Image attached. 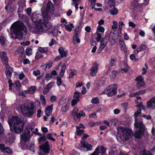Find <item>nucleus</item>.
I'll list each match as a JSON object with an SVG mask.
<instances>
[{
  "label": "nucleus",
  "mask_w": 155,
  "mask_h": 155,
  "mask_svg": "<svg viewBox=\"0 0 155 155\" xmlns=\"http://www.w3.org/2000/svg\"><path fill=\"white\" fill-rule=\"evenodd\" d=\"M136 107L140 108L138 109L137 112L135 113L134 116L135 118V123L134 126L137 128H139V130H137L134 133V136L136 138L140 139L141 138L143 133L145 131V126L143 124L142 121L139 120L137 118L138 115L140 114L141 109H144V106L143 105L142 102H141L139 104L136 105Z\"/></svg>",
  "instance_id": "nucleus-1"
},
{
  "label": "nucleus",
  "mask_w": 155,
  "mask_h": 155,
  "mask_svg": "<svg viewBox=\"0 0 155 155\" xmlns=\"http://www.w3.org/2000/svg\"><path fill=\"white\" fill-rule=\"evenodd\" d=\"M12 131L15 133L20 134L23 129V124L20 118L17 117H12L8 121Z\"/></svg>",
  "instance_id": "nucleus-2"
},
{
  "label": "nucleus",
  "mask_w": 155,
  "mask_h": 155,
  "mask_svg": "<svg viewBox=\"0 0 155 155\" xmlns=\"http://www.w3.org/2000/svg\"><path fill=\"white\" fill-rule=\"evenodd\" d=\"M42 19L35 20V17H34L33 21L35 22V28L38 31H47L51 29L52 27V24L48 21L49 20L45 19L43 18Z\"/></svg>",
  "instance_id": "nucleus-3"
},
{
  "label": "nucleus",
  "mask_w": 155,
  "mask_h": 155,
  "mask_svg": "<svg viewBox=\"0 0 155 155\" xmlns=\"http://www.w3.org/2000/svg\"><path fill=\"white\" fill-rule=\"evenodd\" d=\"M20 110L22 115L31 117L36 112V110L32 102L21 104L19 106Z\"/></svg>",
  "instance_id": "nucleus-4"
},
{
  "label": "nucleus",
  "mask_w": 155,
  "mask_h": 155,
  "mask_svg": "<svg viewBox=\"0 0 155 155\" xmlns=\"http://www.w3.org/2000/svg\"><path fill=\"white\" fill-rule=\"evenodd\" d=\"M118 140L119 138L122 141L128 140L133 134L132 130L124 127H120L117 128Z\"/></svg>",
  "instance_id": "nucleus-5"
},
{
  "label": "nucleus",
  "mask_w": 155,
  "mask_h": 155,
  "mask_svg": "<svg viewBox=\"0 0 155 155\" xmlns=\"http://www.w3.org/2000/svg\"><path fill=\"white\" fill-rule=\"evenodd\" d=\"M13 31V33L16 35L21 36L24 33L25 34L27 33L26 27L21 23H17L14 24Z\"/></svg>",
  "instance_id": "nucleus-6"
},
{
  "label": "nucleus",
  "mask_w": 155,
  "mask_h": 155,
  "mask_svg": "<svg viewBox=\"0 0 155 155\" xmlns=\"http://www.w3.org/2000/svg\"><path fill=\"white\" fill-rule=\"evenodd\" d=\"M53 5L50 1L48 2L46 10L44 11L42 14V16L44 19L47 20H49L51 19V17L48 15V14L51 12V11H53Z\"/></svg>",
  "instance_id": "nucleus-7"
},
{
  "label": "nucleus",
  "mask_w": 155,
  "mask_h": 155,
  "mask_svg": "<svg viewBox=\"0 0 155 155\" xmlns=\"http://www.w3.org/2000/svg\"><path fill=\"white\" fill-rule=\"evenodd\" d=\"M117 91L116 85L111 84L104 91V93L107 94L108 96L111 97L116 94Z\"/></svg>",
  "instance_id": "nucleus-8"
},
{
  "label": "nucleus",
  "mask_w": 155,
  "mask_h": 155,
  "mask_svg": "<svg viewBox=\"0 0 155 155\" xmlns=\"http://www.w3.org/2000/svg\"><path fill=\"white\" fill-rule=\"evenodd\" d=\"M40 150L44 152L42 153L41 152L39 153V155H45L48 154L50 151V146L48 142H45L43 144H41L39 146Z\"/></svg>",
  "instance_id": "nucleus-9"
},
{
  "label": "nucleus",
  "mask_w": 155,
  "mask_h": 155,
  "mask_svg": "<svg viewBox=\"0 0 155 155\" xmlns=\"http://www.w3.org/2000/svg\"><path fill=\"white\" fill-rule=\"evenodd\" d=\"M109 39V36H106L101 41V44L97 50V53H101L103 49L106 46Z\"/></svg>",
  "instance_id": "nucleus-10"
},
{
  "label": "nucleus",
  "mask_w": 155,
  "mask_h": 155,
  "mask_svg": "<svg viewBox=\"0 0 155 155\" xmlns=\"http://www.w3.org/2000/svg\"><path fill=\"white\" fill-rule=\"evenodd\" d=\"M78 108L77 107H75L72 111V114L74 119L75 117L79 119L81 116H84L85 115V114L83 111H80L79 113H78Z\"/></svg>",
  "instance_id": "nucleus-11"
},
{
  "label": "nucleus",
  "mask_w": 155,
  "mask_h": 155,
  "mask_svg": "<svg viewBox=\"0 0 155 155\" xmlns=\"http://www.w3.org/2000/svg\"><path fill=\"white\" fill-rule=\"evenodd\" d=\"M0 58L2 62L5 65L8 64V59L6 53L4 51L0 52Z\"/></svg>",
  "instance_id": "nucleus-12"
},
{
  "label": "nucleus",
  "mask_w": 155,
  "mask_h": 155,
  "mask_svg": "<svg viewBox=\"0 0 155 155\" xmlns=\"http://www.w3.org/2000/svg\"><path fill=\"white\" fill-rule=\"evenodd\" d=\"M80 95V92H75L74 93L73 99L71 102V105L74 107L79 101V97Z\"/></svg>",
  "instance_id": "nucleus-13"
},
{
  "label": "nucleus",
  "mask_w": 155,
  "mask_h": 155,
  "mask_svg": "<svg viewBox=\"0 0 155 155\" xmlns=\"http://www.w3.org/2000/svg\"><path fill=\"white\" fill-rule=\"evenodd\" d=\"M5 65L6 67L5 73L6 77L8 79H10L13 71V69L8 64Z\"/></svg>",
  "instance_id": "nucleus-14"
},
{
  "label": "nucleus",
  "mask_w": 155,
  "mask_h": 155,
  "mask_svg": "<svg viewBox=\"0 0 155 155\" xmlns=\"http://www.w3.org/2000/svg\"><path fill=\"white\" fill-rule=\"evenodd\" d=\"M35 127L34 124H27L25 126L24 131L23 133L31 134L30 132L31 130L32 133H34L35 132H34L33 130Z\"/></svg>",
  "instance_id": "nucleus-15"
},
{
  "label": "nucleus",
  "mask_w": 155,
  "mask_h": 155,
  "mask_svg": "<svg viewBox=\"0 0 155 155\" xmlns=\"http://www.w3.org/2000/svg\"><path fill=\"white\" fill-rule=\"evenodd\" d=\"M108 3L109 5L105 8V11L108 13L115 7V3L114 2V0H109Z\"/></svg>",
  "instance_id": "nucleus-16"
},
{
  "label": "nucleus",
  "mask_w": 155,
  "mask_h": 155,
  "mask_svg": "<svg viewBox=\"0 0 155 155\" xmlns=\"http://www.w3.org/2000/svg\"><path fill=\"white\" fill-rule=\"evenodd\" d=\"M147 107L153 109L155 108V97L151 98L147 102Z\"/></svg>",
  "instance_id": "nucleus-17"
},
{
  "label": "nucleus",
  "mask_w": 155,
  "mask_h": 155,
  "mask_svg": "<svg viewBox=\"0 0 155 155\" xmlns=\"http://www.w3.org/2000/svg\"><path fill=\"white\" fill-rule=\"evenodd\" d=\"M32 136V134H30L25 133H23L20 135L21 139L25 142L29 141Z\"/></svg>",
  "instance_id": "nucleus-18"
},
{
  "label": "nucleus",
  "mask_w": 155,
  "mask_h": 155,
  "mask_svg": "<svg viewBox=\"0 0 155 155\" xmlns=\"http://www.w3.org/2000/svg\"><path fill=\"white\" fill-rule=\"evenodd\" d=\"M81 143L83 147L86 149V151L92 150V145L88 143L86 141H83L81 142Z\"/></svg>",
  "instance_id": "nucleus-19"
},
{
  "label": "nucleus",
  "mask_w": 155,
  "mask_h": 155,
  "mask_svg": "<svg viewBox=\"0 0 155 155\" xmlns=\"http://www.w3.org/2000/svg\"><path fill=\"white\" fill-rule=\"evenodd\" d=\"M98 64L95 63L91 67L90 72V74L91 76L94 77L96 75L98 69Z\"/></svg>",
  "instance_id": "nucleus-20"
},
{
  "label": "nucleus",
  "mask_w": 155,
  "mask_h": 155,
  "mask_svg": "<svg viewBox=\"0 0 155 155\" xmlns=\"http://www.w3.org/2000/svg\"><path fill=\"white\" fill-rule=\"evenodd\" d=\"M76 29H75V34L73 39V43L75 45L80 42V40L78 38L79 32L78 31H76Z\"/></svg>",
  "instance_id": "nucleus-21"
},
{
  "label": "nucleus",
  "mask_w": 155,
  "mask_h": 155,
  "mask_svg": "<svg viewBox=\"0 0 155 155\" xmlns=\"http://www.w3.org/2000/svg\"><path fill=\"white\" fill-rule=\"evenodd\" d=\"M52 62L51 61H49L47 63L42 64L41 67L44 70H48L52 66Z\"/></svg>",
  "instance_id": "nucleus-22"
},
{
  "label": "nucleus",
  "mask_w": 155,
  "mask_h": 155,
  "mask_svg": "<svg viewBox=\"0 0 155 155\" xmlns=\"http://www.w3.org/2000/svg\"><path fill=\"white\" fill-rule=\"evenodd\" d=\"M53 105L52 104L47 107L45 110V113L46 116H50L52 114Z\"/></svg>",
  "instance_id": "nucleus-23"
},
{
  "label": "nucleus",
  "mask_w": 155,
  "mask_h": 155,
  "mask_svg": "<svg viewBox=\"0 0 155 155\" xmlns=\"http://www.w3.org/2000/svg\"><path fill=\"white\" fill-rule=\"evenodd\" d=\"M58 51L60 55L62 58L65 57L68 55V51H64L62 47H60L58 49Z\"/></svg>",
  "instance_id": "nucleus-24"
},
{
  "label": "nucleus",
  "mask_w": 155,
  "mask_h": 155,
  "mask_svg": "<svg viewBox=\"0 0 155 155\" xmlns=\"http://www.w3.org/2000/svg\"><path fill=\"white\" fill-rule=\"evenodd\" d=\"M15 137L14 135L9 134L6 136V141L10 143H12L15 139Z\"/></svg>",
  "instance_id": "nucleus-25"
},
{
  "label": "nucleus",
  "mask_w": 155,
  "mask_h": 155,
  "mask_svg": "<svg viewBox=\"0 0 155 155\" xmlns=\"http://www.w3.org/2000/svg\"><path fill=\"white\" fill-rule=\"evenodd\" d=\"M117 59L114 56H111L110 57V65L111 66H115L116 64Z\"/></svg>",
  "instance_id": "nucleus-26"
},
{
  "label": "nucleus",
  "mask_w": 155,
  "mask_h": 155,
  "mask_svg": "<svg viewBox=\"0 0 155 155\" xmlns=\"http://www.w3.org/2000/svg\"><path fill=\"white\" fill-rule=\"evenodd\" d=\"M66 65L64 63L63 64L61 67V71L59 75L61 77H62L64 75V73L65 71Z\"/></svg>",
  "instance_id": "nucleus-27"
},
{
  "label": "nucleus",
  "mask_w": 155,
  "mask_h": 155,
  "mask_svg": "<svg viewBox=\"0 0 155 155\" xmlns=\"http://www.w3.org/2000/svg\"><path fill=\"white\" fill-rule=\"evenodd\" d=\"M71 5H74L76 10L78 9V2H80L81 0H71Z\"/></svg>",
  "instance_id": "nucleus-28"
},
{
  "label": "nucleus",
  "mask_w": 155,
  "mask_h": 155,
  "mask_svg": "<svg viewBox=\"0 0 155 155\" xmlns=\"http://www.w3.org/2000/svg\"><path fill=\"white\" fill-rule=\"evenodd\" d=\"M52 83H50L48 84L47 87L45 88L43 91V94H45L47 93V92L49 91L52 87Z\"/></svg>",
  "instance_id": "nucleus-29"
},
{
  "label": "nucleus",
  "mask_w": 155,
  "mask_h": 155,
  "mask_svg": "<svg viewBox=\"0 0 155 155\" xmlns=\"http://www.w3.org/2000/svg\"><path fill=\"white\" fill-rule=\"evenodd\" d=\"M77 73V71L75 70H71L69 71V78H71Z\"/></svg>",
  "instance_id": "nucleus-30"
},
{
  "label": "nucleus",
  "mask_w": 155,
  "mask_h": 155,
  "mask_svg": "<svg viewBox=\"0 0 155 155\" xmlns=\"http://www.w3.org/2000/svg\"><path fill=\"white\" fill-rule=\"evenodd\" d=\"M99 151H101V155H107L106 152V149L104 147L102 146H99Z\"/></svg>",
  "instance_id": "nucleus-31"
},
{
  "label": "nucleus",
  "mask_w": 155,
  "mask_h": 155,
  "mask_svg": "<svg viewBox=\"0 0 155 155\" xmlns=\"http://www.w3.org/2000/svg\"><path fill=\"white\" fill-rule=\"evenodd\" d=\"M76 128L77 129L76 134L78 135H81L84 131V130L83 129H79L78 126H76Z\"/></svg>",
  "instance_id": "nucleus-32"
},
{
  "label": "nucleus",
  "mask_w": 155,
  "mask_h": 155,
  "mask_svg": "<svg viewBox=\"0 0 155 155\" xmlns=\"http://www.w3.org/2000/svg\"><path fill=\"white\" fill-rule=\"evenodd\" d=\"M73 27H74L72 23H71L69 25H65V28L66 29L69 31H71L72 28Z\"/></svg>",
  "instance_id": "nucleus-33"
},
{
  "label": "nucleus",
  "mask_w": 155,
  "mask_h": 155,
  "mask_svg": "<svg viewBox=\"0 0 155 155\" xmlns=\"http://www.w3.org/2000/svg\"><path fill=\"white\" fill-rule=\"evenodd\" d=\"M106 81V79L103 78H101L99 81V83L98 84V86L99 87H101L102 85H104Z\"/></svg>",
  "instance_id": "nucleus-34"
},
{
  "label": "nucleus",
  "mask_w": 155,
  "mask_h": 155,
  "mask_svg": "<svg viewBox=\"0 0 155 155\" xmlns=\"http://www.w3.org/2000/svg\"><path fill=\"white\" fill-rule=\"evenodd\" d=\"M118 12V9L115 7L114 8V9H112L111 11H110L108 13H110V15H114L117 14Z\"/></svg>",
  "instance_id": "nucleus-35"
},
{
  "label": "nucleus",
  "mask_w": 155,
  "mask_h": 155,
  "mask_svg": "<svg viewBox=\"0 0 155 155\" xmlns=\"http://www.w3.org/2000/svg\"><path fill=\"white\" fill-rule=\"evenodd\" d=\"M35 89L36 88L35 86H31L27 91V93L30 94H32L35 91Z\"/></svg>",
  "instance_id": "nucleus-36"
},
{
  "label": "nucleus",
  "mask_w": 155,
  "mask_h": 155,
  "mask_svg": "<svg viewBox=\"0 0 155 155\" xmlns=\"http://www.w3.org/2000/svg\"><path fill=\"white\" fill-rule=\"evenodd\" d=\"M39 51L41 53H47L48 51V48H47L40 47L38 48Z\"/></svg>",
  "instance_id": "nucleus-37"
},
{
  "label": "nucleus",
  "mask_w": 155,
  "mask_h": 155,
  "mask_svg": "<svg viewBox=\"0 0 155 155\" xmlns=\"http://www.w3.org/2000/svg\"><path fill=\"white\" fill-rule=\"evenodd\" d=\"M40 100L42 104L44 106H45L46 104V100L45 98V96L42 95L40 97Z\"/></svg>",
  "instance_id": "nucleus-38"
},
{
  "label": "nucleus",
  "mask_w": 155,
  "mask_h": 155,
  "mask_svg": "<svg viewBox=\"0 0 155 155\" xmlns=\"http://www.w3.org/2000/svg\"><path fill=\"white\" fill-rule=\"evenodd\" d=\"M140 155H152V154L150 151L143 150L140 153Z\"/></svg>",
  "instance_id": "nucleus-39"
},
{
  "label": "nucleus",
  "mask_w": 155,
  "mask_h": 155,
  "mask_svg": "<svg viewBox=\"0 0 155 155\" xmlns=\"http://www.w3.org/2000/svg\"><path fill=\"white\" fill-rule=\"evenodd\" d=\"M68 105L65 104H63L61 109V110L63 112H65L68 110Z\"/></svg>",
  "instance_id": "nucleus-40"
},
{
  "label": "nucleus",
  "mask_w": 155,
  "mask_h": 155,
  "mask_svg": "<svg viewBox=\"0 0 155 155\" xmlns=\"http://www.w3.org/2000/svg\"><path fill=\"white\" fill-rule=\"evenodd\" d=\"M14 85L15 86L16 89L17 90H19L21 88V85L19 81H16Z\"/></svg>",
  "instance_id": "nucleus-41"
},
{
  "label": "nucleus",
  "mask_w": 155,
  "mask_h": 155,
  "mask_svg": "<svg viewBox=\"0 0 155 155\" xmlns=\"http://www.w3.org/2000/svg\"><path fill=\"white\" fill-rule=\"evenodd\" d=\"M97 32H101V33H103L105 30L104 28L101 26L98 25L97 28Z\"/></svg>",
  "instance_id": "nucleus-42"
},
{
  "label": "nucleus",
  "mask_w": 155,
  "mask_h": 155,
  "mask_svg": "<svg viewBox=\"0 0 155 155\" xmlns=\"http://www.w3.org/2000/svg\"><path fill=\"white\" fill-rule=\"evenodd\" d=\"M99 99L98 97H94L91 100V103L95 104H98L99 103Z\"/></svg>",
  "instance_id": "nucleus-43"
},
{
  "label": "nucleus",
  "mask_w": 155,
  "mask_h": 155,
  "mask_svg": "<svg viewBox=\"0 0 155 155\" xmlns=\"http://www.w3.org/2000/svg\"><path fill=\"white\" fill-rule=\"evenodd\" d=\"M97 37V41L99 42L100 41L101 38L102 36H103L104 34L103 33H100L97 32H96Z\"/></svg>",
  "instance_id": "nucleus-44"
},
{
  "label": "nucleus",
  "mask_w": 155,
  "mask_h": 155,
  "mask_svg": "<svg viewBox=\"0 0 155 155\" xmlns=\"http://www.w3.org/2000/svg\"><path fill=\"white\" fill-rule=\"evenodd\" d=\"M137 87L138 88H140L141 87L144 86L145 83L143 81L137 82Z\"/></svg>",
  "instance_id": "nucleus-45"
},
{
  "label": "nucleus",
  "mask_w": 155,
  "mask_h": 155,
  "mask_svg": "<svg viewBox=\"0 0 155 155\" xmlns=\"http://www.w3.org/2000/svg\"><path fill=\"white\" fill-rule=\"evenodd\" d=\"M99 146H97L94 151L90 155H99Z\"/></svg>",
  "instance_id": "nucleus-46"
},
{
  "label": "nucleus",
  "mask_w": 155,
  "mask_h": 155,
  "mask_svg": "<svg viewBox=\"0 0 155 155\" xmlns=\"http://www.w3.org/2000/svg\"><path fill=\"white\" fill-rule=\"evenodd\" d=\"M42 55L41 52H37L36 53L35 58L36 59L38 60L42 58Z\"/></svg>",
  "instance_id": "nucleus-47"
},
{
  "label": "nucleus",
  "mask_w": 155,
  "mask_h": 155,
  "mask_svg": "<svg viewBox=\"0 0 155 155\" xmlns=\"http://www.w3.org/2000/svg\"><path fill=\"white\" fill-rule=\"evenodd\" d=\"M117 74V72L115 71H113L110 74V76L111 78H114Z\"/></svg>",
  "instance_id": "nucleus-48"
},
{
  "label": "nucleus",
  "mask_w": 155,
  "mask_h": 155,
  "mask_svg": "<svg viewBox=\"0 0 155 155\" xmlns=\"http://www.w3.org/2000/svg\"><path fill=\"white\" fill-rule=\"evenodd\" d=\"M26 54L29 56L32 54V50L31 48H28L25 51Z\"/></svg>",
  "instance_id": "nucleus-49"
},
{
  "label": "nucleus",
  "mask_w": 155,
  "mask_h": 155,
  "mask_svg": "<svg viewBox=\"0 0 155 155\" xmlns=\"http://www.w3.org/2000/svg\"><path fill=\"white\" fill-rule=\"evenodd\" d=\"M134 6L136 8H140L142 7V5L141 4H138L137 3V1L135 0L134 1Z\"/></svg>",
  "instance_id": "nucleus-50"
},
{
  "label": "nucleus",
  "mask_w": 155,
  "mask_h": 155,
  "mask_svg": "<svg viewBox=\"0 0 155 155\" xmlns=\"http://www.w3.org/2000/svg\"><path fill=\"white\" fill-rule=\"evenodd\" d=\"M124 24L122 21H120L118 23L119 28L118 30L121 31L122 26L124 25Z\"/></svg>",
  "instance_id": "nucleus-51"
},
{
  "label": "nucleus",
  "mask_w": 155,
  "mask_h": 155,
  "mask_svg": "<svg viewBox=\"0 0 155 155\" xmlns=\"http://www.w3.org/2000/svg\"><path fill=\"white\" fill-rule=\"evenodd\" d=\"M47 137L49 140H51L53 141H54L55 140V139L52 137L51 134H48L47 135Z\"/></svg>",
  "instance_id": "nucleus-52"
},
{
  "label": "nucleus",
  "mask_w": 155,
  "mask_h": 155,
  "mask_svg": "<svg viewBox=\"0 0 155 155\" xmlns=\"http://www.w3.org/2000/svg\"><path fill=\"white\" fill-rule=\"evenodd\" d=\"M3 152L8 153H12V150L9 148H5Z\"/></svg>",
  "instance_id": "nucleus-53"
},
{
  "label": "nucleus",
  "mask_w": 155,
  "mask_h": 155,
  "mask_svg": "<svg viewBox=\"0 0 155 155\" xmlns=\"http://www.w3.org/2000/svg\"><path fill=\"white\" fill-rule=\"evenodd\" d=\"M113 25L112 26V29H114L117 28V23L116 21H113Z\"/></svg>",
  "instance_id": "nucleus-54"
},
{
  "label": "nucleus",
  "mask_w": 155,
  "mask_h": 155,
  "mask_svg": "<svg viewBox=\"0 0 155 155\" xmlns=\"http://www.w3.org/2000/svg\"><path fill=\"white\" fill-rule=\"evenodd\" d=\"M25 11H26L27 15L28 16H30L31 13V8L29 7L27 9H26Z\"/></svg>",
  "instance_id": "nucleus-55"
},
{
  "label": "nucleus",
  "mask_w": 155,
  "mask_h": 155,
  "mask_svg": "<svg viewBox=\"0 0 155 155\" xmlns=\"http://www.w3.org/2000/svg\"><path fill=\"white\" fill-rule=\"evenodd\" d=\"M28 93L27 91H25L21 92L19 93V95L23 97H25V94Z\"/></svg>",
  "instance_id": "nucleus-56"
},
{
  "label": "nucleus",
  "mask_w": 155,
  "mask_h": 155,
  "mask_svg": "<svg viewBox=\"0 0 155 155\" xmlns=\"http://www.w3.org/2000/svg\"><path fill=\"white\" fill-rule=\"evenodd\" d=\"M8 83L9 84V90H12V87L13 84L12 83V81L10 79H9V80H8Z\"/></svg>",
  "instance_id": "nucleus-57"
},
{
  "label": "nucleus",
  "mask_w": 155,
  "mask_h": 155,
  "mask_svg": "<svg viewBox=\"0 0 155 155\" xmlns=\"http://www.w3.org/2000/svg\"><path fill=\"white\" fill-rule=\"evenodd\" d=\"M146 46L144 45H141L138 48L140 50V51H143L145 49Z\"/></svg>",
  "instance_id": "nucleus-58"
},
{
  "label": "nucleus",
  "mask_w": 155,
  "mask_h": 155,
  "mask_svg": "<svg viewBox=\"0 0 155 155\" xmlns=\"http://www.w3.org/2000/svg\"><path fill=\"white\" fill-rule=\"evenodd\" d=\"M40 71L39 70H37L36 71H34L33 72V74L36 76H37L38 75L40 74Z\"/></svg>",
  "instance_id": "nucleus-59"
},
{
  "label": "nucleus",
  "mask_w": 155,
  "mask_h": 155,
  "mask_svg": "<svg viewBox=\"0 0 155 155\" xmlns=\"http://www.w3.org/2000/svg\"><path fill=\"white\" fill-rule=\"evenodd\" d=\"M130 58L131 60H134L135 61H137L138 60V59L137 58H135V56L134 54L130 55Z\"/></svg>",
  "instance_id": "nucleus-60"
},
{
  "label": "nucleus",
  "mask_w": 155,
  "mask_h": 155,
  "mask_svg": "<svg viewBox=\"0 0 155 155\" xmlns=\"http://www.w3.org/2000/svg\"><path fill=\"white\" fill-rule=\"evenodd\" d=\"M57 84L58 85L60 86L61 84V79L60 78L58 77L57 79Z\"/></svg>",
  "instance_id": "nucleus-61"
},
{
  "label": "nucleus",
  "mask_w": 155,
  "mask_h": 155,
  "mask_svg": "<svg viewBox=\"0 0 155 155\" xmlns=\"http://www.w3.org/2000/svg\"><path fill=\"white\" fill-rule=\"evenodd\" d=\"M56 43V41L54 39H52L51 40V41L49 42V45L50 46H51L53 45L54 44Z\"/></svg>",
  "instance_id": "nucleus-62"
},
{
  "label": "nucleus",
  "mask_w": 155,
  "mask_h": 155,
  "mask_svg": "<svg viewBox=\"0 0 155 155\" xmlns=\"http://www.w3.org/2000/svg\"><path fill=\"white\" fill-rule=\"evenodd\" d=\"M24 49L21 47L19 48L18 49L17 51L18 53L22 54L23 52L24 51Z\"/></svg>",
  "instance_id": "nucleus-63"
},
{
  "label": "nucleus",
  "mask_w": 155,
  "mask_h": 155,
  "mask_svg": "<svg viewBox=\"0 0 155 155\" xmlns=\"http://www.w3.org/2000/svg\"><path fill=\"white\" fill-rule=\"evenodd\" d=\"M110 153L112 155H117V151L116 150H110L109 151Z\"/></svg>",
  "instance_id": "nucleus-64"
}]
</instances>
